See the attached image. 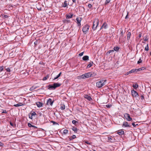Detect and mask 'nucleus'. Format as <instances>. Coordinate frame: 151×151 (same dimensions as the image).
Masks as SVG:
<instances>
[{"label":"nucleus","mask_w":151,"mask_h":151,"mask_svg":"<svg viewBox=\"0 0 151 151\" xmlns=\"http://www.w3.org/2000/svg\"><path fill=\"white\" fill-rule=\"evenodd\" d=\"M147 40H148V39H147V38H146L145 39V40H145V41H147Z\"/></svg>","instance_id":"052dcab7"},{"label":"nucleus","mask_w":151,"mask_h":151,"mask_svg":"<svg viewBox=\"0 0 151 151\" xmlns=\"http://www.w3.org/2000/svg\"><path fill=\"white\" fill-rule=\"evenodd\" d=\"M150 55H151V52H150Z\"/></svg>","instance_id":"338daca9"},{"label":"nucleus","mask_w":151,"mask_h":151,"mask_svg":"<svg viewBox=\"0 0 151 151\" xmlns=\"http://www.w3.org/2000/svg\"><path fill=\"white\" fill-rule=\"evenodd\" d=\"M8 17V16L7 15H4L3 17L4 19L7 18Z\"/></svg>","instance_id":"e433bc0d"},{"label":"nucleus","mask_w":151,"mask_h":151,"mask_svg":"<svg viewBox=\"0 0 151 151\" xmlns=\"http://www.w3.org/2000/svg\"><path fill=\"white\" fill-rule=\"evenodd\" d=\"M36 88V87H35L34 86H32V87H31L30 89H29V90L30 91H33V90H35V89Z\"/></svg>","instance_id":"cd10ccee"},{"label":"nucleus","mask_w":151,"mask_h":151,"mask_svg":"<svg viewBox=\"0 0 151 151\" xmlns=\"http://www.w3.org/2000/svg\"><path fill=\"white\" fill-rule=\"evenodd\" d=\"M131 93L132 96L134 97H137L138 96V93L134 90H132Z\"/></svg>","instance_id":"6e6552de"},{"label":"nucleus","mask_w":151,"mask_h":151,"mask_svg":"<svg viewBox=\"0 0 151 151\" xmlns=\"http://www.w3.org/2000/svg\"><path fill=\"white\" fill-rule=\"evenodd\" d=\"M124 116L126 120L128 121H130L132 120V118L130 117L129 115L127 113L124 114Z\"/></svg>","instance_id":"39448f33"},{"label":"nucleus","mask_w":151,"mask_h":151,"mask_svg":"<svg viewBox=\"0 0 151 151\" xmlns=\"http://www.w3.org/2000/svg\"><path fill=\"white\" fill-rule=\"evenodd\" d=\"M32 115L31 116H29V118H30V119H32Z\"/></svg>","instance_id":"bf43d9fd"},{"label":"nucleus","mask_w":151,"mask_h":151,"mask_svg":"<svg viewBox=\"0 0 151 151\" xmlns=\"http://www.w3.org/2000/svg\"><path fill=\"white\" fill-rule=\"evenodd\" d=\"M81 8H82V9H84V8L83 7H81Z\"/></svg>","instance_id":"774afa93"},{"label":"nucleus","mask_w":151,"mask_h":151,"mask_svg":"<svg viewBox=\"0 0 151 151\" xmlns=\"http://www.w3.org/2000/svg\"><path fill=\"white\" fill-rule=\"evenodd\" d=\"M71 129L73 131L75 132H76L77 131V129L76 127H73Z\"/></svg>","instance_id":"393cba45"},{"label":"nucleus","mask_w":151,"mask_h":151,"mask_svg":"<svg viewBox=\"0 0 151 151\" xmlns=\"http://www.w3.org/2000/svg\"><path fill=\"white\" fill-rule=\"evenodd\" d=\"M83 53H84V52H82L79 53L78 55L79 56H81L83 55Z\"/></svg>","instance_id":"58836bf2"},{"label":"nucleus","mask_w":151,"mask_h":151,"mask_svg":"<svg viewBox=\"0 0 151 151\" xmlns=\"http://www.w3.org/2000/svg\"><path fill=\"white\" fill-rule=\"evenodd\" d=\"M114 51L113 50H110L108 51V52L109 53H110L111 52H113Z\"/></svg>","instance_id":"09e8293b"},{"label":"nucleus","mask_w":151,"mask_h":151,"mask_svg":"<svg viewBox=\"0 0 151 151\" xmlns=\"http://www.w3.org/2000/svg\"><path fill=\"white\" fill-rule=\"evenodd\" d=\"M128 15V14H127V15H126V16L125 17V19H126L127 18V16Z\"/></svg>","instance_id":"e2e57ef3"},{"label":"nucleus","mask_w":151,"mask_h":151,"mask_svg":"<svg viewBox=\"0 0 151 151\" xmlns=\"http://www.w3.org/2000/svg\"><path fill=\"white\" fill-rule=\"evenodd\" d=\"M60 109L62 110H64L65 109V106L64 105H62L60 107Z\"/></svg>","instance_id":"2f4dec72"},{"label":"nucleus","mask_w":151,"mask_h":151,"mask_svg":"<svg viewBox=\"0 0 151 151\" xmlns=\"http://www.w3.org/2000/svg\"><path fill=\"white\" fill-rule=\"evenodd\" d=\"M61 72H60L58 75L57 76L55 77L54 79V80H55L57 79L59 77H60L61 76Z\"/></svg>","instance_id":"bb28decb"},{"label":"nucleus","mask_w":151,"mask_h":151,"mask_svg":"<svg viewBox=\"0 0 151 151\" xmlns=\"http://www.w3.org/2000/svg\"><path fill=\"white\" fill-rule=\"evenodd\" d=\"M53 85L54 87V89H55L56 88L60 86H61V84L58 83H54L53 84Z\"/></svg>","instance_id":"ddd939ff"},{"label":"nucleus","mask_w":151,"mask_h":151,"mask_svg":"<svg viewBox=\"0 0 151 151\" xmlns=\"http://www.w3.org/2000/svg\"><path fill=\"white\" fill-rule=\"evenodd\" d=\"M4 144L1 142H0V146L2 147L3 146Z\"/></svg>","instance_id":"8fccbe9b"},{"label":"nucleus","mask_w":151,"mask_h":151,"mask_svg":"<svg viewBox=\"0 0 151 151\" xmlns=\"http://www.w3.org/2000/svg\"><path fill=\"white\" fill-rule=\"evenodd\" d=\"M68 130L65 129L63 130V133L64 134H66L68 133Z\"/></svg>","instance_id":"5701e85b"},{"label":"nucleus","mask_w":151,"mask_h":151,"mask_svg":"<svg viewBox=\"0 0 151 151\" xmlns=\"http://www.w3.org/2000/svg\"><path fill=\"white\" fill-rule=\"evenodd\" d=\"M103 28V27H102V26L101 27L100 29V30H101V29H102Z\"/></svg>","instance_id":"69168bd1"},{"label":"nucleus","mask_w":151,"mask_h":151,"mask_svg":"<svg viewBox=\"0 0 151 151\" xmlns=\"http://www.w3.org/2000/svg\"><path fill=\"white\" fill-rule=\"evenodd\" d=\"M3 68L2 66L1 67H0V72H1L3 70Z\"/></svg>","instance_id":"de8ad7c7"},{"label":"nucleus","mask_w":151,"mask_h":151,"mask_svg":"<svg viewBox=\"0 0 151 151\" xmlns=\"http://www.w3.org/2000/svg\"><path fill=\"white\" fill-rule=\"evenodd\" d=\"M53 102L54 101H52V99H49L47 101L46 104L47 105H50L52 106V105Z\"/></svg>","instance_id":"0eeeda50"},{"label":"nucleus","mask_w":151,"mask_h":151,"mask_svg":"<svg viewBox=\"0 0 151 151\" xmlns=\"http://www.w3.org/2000/svg\"><path fill=\"white\" fill-rule=\"evenodd\" d=\"M51 122L52 123H53V124L54 125V124H57V125H58V123L57 122H56L54 121H51Z\"/></svg>","instance_id":"c9c22d12"},{"label":"nucleus","mask_w":151,"mask_h":151,"mask_svg":"<svg viewBox=\"0 0 151 151\" xmlns=\"http://www.w3.org/2000/svg\"><path fill=\"white\" fill-rule=\"evenodd\" d=\"M96 75V74L93 73V74L89 72L86 73L80 76L81 78H89L90 77H93L95 75Z\"/></svg>","instance_id":"f257e3e1"},{"label":"nucleus","mask_w":151,"mask_h":151,"mask_svg":"<svg viewBox=\"0 0 151 151\" xmlns=\"http://www.w3.org/2000/svg\"><path fill=\"white\" fill-rule=\"evenodd\" d=\"M84 97L86 99H87L89 101H91L92 100V99L90 96H88L87 95H86L84 96Z\"/></svg>","instance_id":"9b49d317"},{"label":"nucleus","mask_w":151,"mask_h":151,"mask_svg":"<svg viewBox=\"0 0 151 151\" xmlns=\"http://www.w3.org/2000/svg\"><path fill=\"white\" fill-rule=\"evenodd\" d=\"M89 28V26L88 24H86L83 27L82 29V31L85 34H86L87 32L88 31Z\"/></svg>","instance_id":"20e7f679"},{"label":"nucleus","mask_w":151,"mask_h":151,"mask_svg":"<svg viewBox=\"0 0 151 151\" xmlns=\"http://www.w3.org/2000/svg\"><path fill=\"white\" fill-rule=\"evenodd\" d=\"M130 73H130V71H129V72H127V73L126 74H125V75H129V74H130Z\"/></svg>","instance_id":"603ef678"},{"label":"nucleus","mask_w":151,"mask_h":151,"mask_svg":"<svg viewBox=\"0 0 151 151\" xmlns=\"http://www.w3.org/2000/svg\"><path fill=\"white\" fill-rule=\"evenodd\" d=\"M110 1V0H106L105 1V4H107L109 3Z\"/></svg>","instance_id":"ea45409f"},{"label":"nucleus","mask_w":151,"mask_h":151,"mask_svg":"<svg viewBox=\"0 0 151 151\" xmlns=\"http://www.w3.org/2000/svg\"><path fill=\"white\" fill-rule=\"evenodd\" d=\"M68 6V3L67 1H65L64 2L63 4H62V7H65Z\"/></svg>","instance_id":"2eb2a0df"},{"label":"nucleus","mask_w":151,"mask_h":151,"mask_svg":"<svg viewBox=\"0 0 151 151\" xmlns=\"http://www.w3.org/2000/svg\"><path fill=\"white\" fill-rule=\"evenodd\" d=\"M36 104L38 107L40 108L42 106L43 104L40 102H37L36 103Z\"/></svg>","instance_id":"f8f14e48"},{"label":"nucleus","mask_w":151,"mask_h":151,"mask_svg":"<svg viewBox=\"0 0 151 151\" xmlns=\"http://www.w3.org/2000/svg\"><path fill=\"white\" fill-rule=\"evenodd\" d=\"M76 138V136L75 135H73L69 138L70 140H71L75 139Z\"/></svg>","instance_id":"b1692460"},{"label":"nucleus","mask_w":151,"mask_h":151,"mask_svg":"<svg viewBox=\"0 0 151 151\" xmlns=\"http://www.w3.org/2000/svg\"><path fill=\"white\" fill-rule=\"evenodd\" d=\"M3 113H6V111L5 110L3 112Z\"/></svg>","instance_id":"680f3d73"},{"label":"nucleus","mask_w":151,"mask_h":151,"mask_svg":"<svg viewBox=\"0 0 151 151\" xmlns=\"http://www.w3.org/2000/svg\"><path fill=\"white\" fill-rule=\"evenodd\" d=\"M88 7L89 8H91L92 7V5L90 4H88Z\"/></svg>","instance_id":"49530a36"},{"label":"nucleus","mask_w":151,"mask_h":151,"mask_svg":"<svg viewBox=\"0 0 151 151\" xmlns=\"http://www.w3.org/2000/svg\"><path fill=\"white\" fill-rule=\"evenodd\" d=\"M138 69L139 71L142 70V69L141 68H138Z\"/></svg>","instance_id":"4d7b16f0"},{"label":"nucleus","mask_w":151,"mask_h":151,"mask_svg":"<svg viewBox=\"0 0 151 151\" xmlns=\"http://www.w3.org/2000/svg\"><path fill=\"white\" fill-rule=\"evenodd\" d=\"M141 68L142 69V70H143L145 69V68L144 67H142Z\"/></svg>","instance_id":"13d9d810"},{"label":"nucleus","mask_w":151,"mask_h":151,"mask_svg":"<svg viewBox=\"0 0 151 151\" xmlns=\"http://www.w3.org/2000/svg\"><path fill=\"white\" fill-rule=\"evenodd\" d=\"M48 89H54V85H49L48 86Z\"/></svg>","instance_id":"a211bd4d"},{"label":"nucleus","mask_w":151,"mask_h":151,"mask_svg":"<svg viewBox=\"0 0 151 151\" xmlns=\"http://www.w3.org/2000/svg\"><path fill=\"white\" fill-rule=\"evenodd\" d=\"M49 76L48 75L46 76L45 77L43 78V81H45L48 78Z\"/></svg>","instance_id":"7c9ffc66"},{"label":"nucleus","mask_w":151,"mask_h":151,"mask_svg":"<svg viewBox=\"0 0 151 151\" xmlns=\"http://www.w3.org/2000/svg\"><path fill=\"white\" fill-rule=\"evenodd\" d=\"M142 62V60L141 59V58H140L139 59V60L137 62V63L138 64H139V63H141Z\"/></svg>","instance_id":"f704fd0d"},{"label":"nucleus","mask_w":151,"mask_h":151,"mask_svg":"<svg viewBox=\"0 0 151 151\" xmlns=\"http://www.w3.org/2000/svg\"><path fill=\"white\" fill-rule=\"evenodd\" d=\"M99 23V21L98 19H95L93 23V30H95L98 26Z\"/></svg>","instance_id":"7ed1b4c3"},{"label":"nucleus","mask_w":151,"mask_h":151,"mask_svg":"<svg viewBox=\"0 0 151 151\" xmlns=\"http://www.w3.org/2000/svg\"><path fill=\"white\" fill-rule=\"evenodd\" d=\"M10 124L12 126H14V124L12 123V122H10Z\"/></svg>","instance_id":"5fc2aeb1"},{"label":"nucleus","mask_w":151,"mask_h":151,"mask_svg":"<svg viewBox=\"0 0 151 151\" xmlns=\"http://www.w3.org/2000/svg\"><path fill=\"white\" fill-rule=\"evenodd\" d=\"M133 87L135 89H136L138 88V85L137 84H134L133 85Z\"/></svg>","instance_id":"412c9836"},{"label":"nucleus","mask_w":151,"mask_h":151,"mask_svg":"<svg viewBox=\"0 0 151 151\" xmlns=\"http://www.w3.org/2000/svg\"><path fill=\"white\" fill-rule=\"evenodd\" d=\"M76 122H77L76 120H73L72 121V123L74 124H75Z\"/></svg>","instance_id":"79ce46f5"},{"label":"nucleus","mask_w":151,"mask_h":151,"mask_svg":"<svg viewBox=\"0 0 151 151\" xmlns=\"http://www.w3.org/2000/svg\"><path fill=\"white\" fill-rule=\"evenodd\" d=\"M6 71L7 72H10V69L9 68H7L6 69Z\"/></svg>","instance_id":"37998d69"},{"label":"nucleus","mask_w":151,"mask_h":151,"mask_svg":"<svg viewBox=\"0 0 151 151\" xmlns=\"http://www.w3.org/2000/svg\"><path fill=\"white\" fill-rule=\"evenodd\" d=\"M73 14H70L69 15H66V18L67 19H69L71 18L73 16Z\"/></svg>","instance_id":"dca6fc26"},{"label":"nucleus","mask_w":151,"mask_h":151,"mask_svg":"<svg viewBox=\"0 0 151 151\" xmlns=\"http://www.w3.org/2000/svg\"><path fill=\"white\" fill-rule=\"evenodd\" d=\"M82 20V18L81 17H77L76 19L77 21V23L78 26H80L81 25V22Z\"/></svg>","instance_id":"423d86ee"},{"label":"nucleus","mask_w":151,"mask_h":151,"mask_svg":"<svg viewBox=\"0 0 151 151\" xmlns=\"http://www.w3.org/2000/svg\"><path fill=\"white\" fill-rule=\"evenodd\" d=\"M82 59L83 60H89V57L87 55L84 56L82 58Z\"/></svg>","instance_id":"4468645a"},{"label":"nucleus","mask_w":151,"mask_h":151,"mask_svg":"<svg viewBox=\"0 0 151 151\" xmlns=\"http://www.w3.org/2000/svg\"><path fill=\"white\" fill-rule=\"evenodd\" d=\"M31 115L32 116H35L36 115V113L35 112H33L32 113Z\"/></svg>","instance_id":"c03bdc74"},{"label":"nucleus","mask_w":151,"mask_h":151,"mask_svg":"<svg viewBox=\"0 0 151 151\" xmlns=\"http://www.w3.org/2000/svg\"><path fill=\"white\" fill-rule=\"evenodd\" d=\"M130 72L131 73H134L135 72H134V69H132V70H131L130 71Z\"/></svg>","instance_id":"4c0bfd02"},{"label":"nucleus","mask_w":151,"mask_h":151,"mask_svg":"<svg viewBox=\"0 0 151 151\" xmlns=\"http://www.w3.org/2000/svg\"><path fill=\"white\" fill-rule=\"evenodd\" d=\"M124 132L122 130H119L117 134L119 135H121L124 134Z\"/></svg>","instance_id":"f3484780"},{"label":"nucleus","mask_w":151,"mask_h":151,"mask_svg":"<svg viewBox=\"0 0 151 151\" xmlns=\"http://www.w3.org/2000/svg\"><path fill=\"white\" fill-rule=\"evenodd\" d=\"M22 105L23 104H22L21 103H19L18 104L14 105V106L15 107H18L22 106Z\"/></svg>","instance_id":"a878e982"},{"label":"nucleus","mask_w":151,"mask_h":151,"mask_svg":"<svg viewBox=\"0 0 151 151\" xmlns=\"http://www.w3.org/2000/svg\"><path fill=\"white\" fill-rule=\"evenodd\" d=\"M28 126L29 127H34V128H37V127H36L35 126H34L32 125L29 123H28Z\"/></svg>","instance_id":"aec40b11"},{"label":"nucleus","mask_w":151,"mask_h":151,"mask_svg":"<svg viewBox=\"0 0 151 151\" xmlns=\"http://www.w3.org/2000/svg\"><path fill=\"white\" fill-rule=\"evenodd\" d=\"M141 99L142 100L144 99V96L143 95H141L140 96Z\"/></svg>","instance_id":"3c124183"},{"label":"nucleus","mask_w":151,"mask_h":151,"mask_svg":"<svg viewBox=\"0 0 151 151\" xmlns=\"http://www.w3.org/2000/svg\"><path fill=\"white\" fill-rule=\"evenodd\" d=\"M102 26L104 29H106L107 28V24L105 22L103 23Z\"/></svg>","instance_id":"6ab92c4d"},{"label":"nucleus","mask_w":151,"mask_h":151,"mask_svg":"<svg viewBox=\"0 0 151 151\" xmlns=\"http://www.w3.org/2000/svg\"><path fill=\"white\" fill-rule=\"evenodd\" d=\"M132 125L134 127H135V123L134 122V123H132Z\"/></svg>","instance_id":"864d4df0"},{"label":"nucleus","mask_w":151,"mask_h":151,"mask_svg":"<svg viewBox=\"0 0 151 151\" xmlns=\"http://www.w3.org/2000/svg\"><path fill=\"white\" fill-rule=\"evenodd\" d=\"M134 71L135 72L134 73H136L137 72L139 71L138 69H134Z\"/></svg>","instance_id":"a19ab883"},{"label":"nucleus","mask_w":151,"mask_h":151,"mask_svg":"<svg viewBox=\"0 0 151 151\" xmlns=\"http://www.w3.org/2000/svg\"><path fill=\"white\" fill-rule=\"evenodd\" d=\"M119 49V48L118 47H114V50L116 51H118Z\"/></svg>","instance_id":"473e14b6"},{"label":"nucleus","mask_w":151,"mask_h":151,"mask_svg":"<svg viewBox=\"0 0 151 151\" xmlns=\"http://www.w3.org/2000/svg\"><path fill=\"white\" fill-rule=\"evenodd\" d=\"M93 63L92 62V63H90V64H89L87 66V68H89L90 67H91L92 64H93Z\"/></svg>","instance_id":"c85d7f7f"},{"label":"nucleus","mask_w":151,"mask_h":151,"mask_svg":"<svg viewBox=\"0 0 151 151\" xmlns=\"http://www.w3.org/2000/svg\"><path fill=\"white\" fill-rule=\"evenodd\" d=\"M131 32H129L127 34V40H129L131 36Z\"/></svg>","instance_id":"4be33fe9"},{"label":"nucleus","mask_w":151,"mask_h":151,"mask_svg":"<svg viewBox=\"0 0 151 151\" xmlns=\"http://www.w3.org/2000/svg\"><path fill=\"white\" fill-rule=\"evenodd\" d=\"M85 143L88 145H91V143L88 141H85Z\"/></svg>","instance_id":"a18cd8bd"},{"label":"nucleus","mask_w":151,"mask_h":151,"mask_svg":"<svg viewBox=\"0 0 151 151\" xmlns=\"http://www.w3.org/2000/svg\"><path fill=\"white\" fill-rule=\"evenodd\" d=\"M112 105L111 104H107L106 105V106L108 108H110L112 106Z\"/></svg>","instance_id":"72a5a7b5"},{"label":"nucleus","mask_w":151,"mask_h":151,"mask_svg":"<svg viewBox=\"0 0 151 151\" xmlns=\"http://www.w3.org/2000/svg\"><path fill=\"white\" fill-rule=\"evenodd\" d=\"M106 81L105 79H101L96 83V86L99 88H101L105 85Z\"/></svg>","instance_id":"f03ea898"},{"label":"nucleus","mask_w":151,"mask_h":151,"mask_svg":"<svg viewBox=\"0 0 151 151\" xmlns=\"http://www.w3.org/2000/svg\"><path fill=\"white\" fill-rule=\"evenodd\" d=\"M108 140L109 142H115V138L111 136H109L108 137Z\"/></svg>","instance_id":"1a4fd4ad"},{"label":"nucleus","mask_w":151,"mask_h":151,"mask_svg":"<svg viewBox=\"0 0 151 151\" xmlns=\"http://www.w3.org/2000/svg\"><path fill=\"white\" fill-rule=\"evenodd\" d=\"M122 127H130V126L127 122H124L123 123Z\"/></svg>","instance_id":"9d476101"},{"label":"nucleus","mask_w":151,"mask_h":151,"mask_svg":"<svg viewBox=\"0 0 151 151\" xmlns=\"http://www.w3.org/2000/svg\"><path fill=\"white\" fill-rule=\"evenodd\" d=\"M72 1H73V2H76V0H72Z\"/></svg>","instance_id":"0e129e2a"},{"label":"nucleus","mask_w":151,"mask_h":151,"mask_svg":"<svg viewBox=\"0 0 151 151\" xmlns=\"http://www.w3.org/2000/svg\"><path fill=\"white\" fill-rule=\"evenodd\" d=\"M141 36H142V35H141V34H140L139 35V38H140L141 37Z\"/></svg>","instance_id":"6e6d98bb"},{"label":"nucleus","mask_w":151,"mask_h":151,"mask_svg":"<svg viewBox=\"0 0 151 151\" xmlns=\"http://www.w3.org/2000/svg\"><path fill=\"white\" fill-rule=\"evenodd\" d=\"M145 50L146 51H148L149 50V47H148V45L147 44L146 46V47L145 48Z\"/></svg>","instance_id":"c756f323"}]
</instances>
